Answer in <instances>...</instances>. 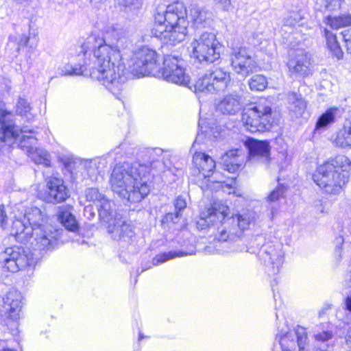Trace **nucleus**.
Segmentation results:
<instances>
[{"label":"nucleus","instance_id":"f257e3e1","mask_svg":"<svg viewBox=\"0 0 351 351\" xmlns=\"http://www.w3.org/2000/svg\"><path fill=\"white\" fill-rule=\"evenodd\" d=\"M124 38L118 37L115 30L108 32L104 38L96 34L88 36L82 45L84 52L93 51L95 60L88 69L84 65L66 64L63 75H85L100 82L115 96H118L126 81L121 51Z\"/></svg>","mask_w":351,"mask_h":351},{"label":"nucleus","instance_id":"f03ea898","mask_svg":"<svg viewBox=\"0 0 351 351\" xmlns=\"http://www.w3.org/2000/svg\"><path fill=\"white\" fill-rule=\"evenodd\" d=\"M230 208L222 204H214L206 211L201 213V219L208 226H217V238L224 248L223 252H246L247 247L241 243L240 238L245 230H247L253 221L250 213L232 215L229 217Z\"/></svg>","mask_w":351,"mask_h":351},{"label":"nucleus","instance_id":"7ed1b4c3","mask_svg":"<svg viewBox=\"0 0 351 351\" xmlns=\"http://www.w3.org/2000/svg\"><path fill=\"white\" fill-rule=\"evenodd\" d=\"M149 167L138 162L117 165L110 178V188L119 197L139 202L149 193Z\"/></svg>","mask_w":351,"mask_h":351},{"label":"nucleus","instance_id":"20e7f679","mask_svg":"<svg viewBox=\"0 0 351 351\" xmlns=\"http://www.w3.org/2000/svg\"><path fill=\"white\" fill-rule=\"evenodd\" d=\"M154 36L166 44L175 45L183 41L187 34L189 22L183 3L175 2L158 7L154 14Z\"/></svg>","mask_w":351,"mask_h":351},{"label":"nucleus","instance_id":"39448f33","mask_svg":"<svg viewBox=\"0 0 351 351\" xmlns=\"http://www.w3.org/2000/svg\"><path fill=\"white\" fill-rule=\"evenodd\" d=\"M351 174V161L339 155L317 167L313 181L326 193L339 195L345 189Z\"/></svg>","mask_w":351,"mask_h":351},{"label":"nucleus","instance_id":"423d86ee","mask_svg":"<svg viewBox=\"0 0 351 351\" xmlns=\"http://www.w3.org/2000/svg\"><path fill=\"white\" fill-rule=\"evenodd\" d=\"M46 214L37 207H32L25 213L23 218L13 221L11 234L19 242L26 243L30 239V234L35 229L47 226Z\"/></svg>","mask_w":351,"mask_h":351},{"label":"nucleus","instance_id":"0eeeda50","mask_svg":"<svg viewBox=\"0 0 351 351\" xmlns=\"http://www.w3.org/2000/svg\"><path fill=\"white\" fill-rule=\"evenodd\" d=\"M191 56L199 63H213L220 57L221 45L215 34L204 32L191 43Z\"/></svg>","mask_w":351,"mask_h":351},{"label":"nucleus","instance_id":"6e6552de","mask_svg":"<svg viewBox=\"0 0 351 351\" xmlns=\"http://www.w3.org/2000/svg\"><path fill=\"white\" fill-rule=\"evenodd\" d=\"M241 119L246 129L251 132L269 130L274 123L271 107L261 103L245 109Z\"/></svg>","mask_w":351,"mask_h":351},{"label":"nucleus","instance_id":"1a4fd4ad","mask_svg":"<svg viewBox=\"0 0 351 351\" xmlns=\"http://www.w3.org/2000/svg\"><path fill=\"white\" fill-rule=\"evenodd\" d=\"M33 253L29 249L14 246L0 253V264L11 272H16L34 264Z\"/></svg>","mask_w":351,"mask_h":351},{"label":"nucleus","instance_id":"9d476101","mask_svg":"<svg viewBox=\"0 0 351 351\" xmlns=\"http://www.w3.org/2000/svg\"><path fill=\"white\" fill-rule=\"evenodd\" d=\"M182 60L178 57L167 55L164 57L163 67L158 69L156 74L168 82L181 86H187L190 77L182 66Z\"/></svg>","mask_w":351,"mask_h":351},{"label":"nucleus","instance_id":"9b49d317","mask_svg":"<svg viewBox=\"0 0 351 351\" xmlns=\"http://www.w3.org/2000/svg\"><path fill=\"white\" fill-rule=\"evenodd\" d=\"M132 71L137 75H156L158 72L157 53L155 50L143 47L134 53Z\"/></svg>","mask_w":351,"mask_h":351},{"label":"nucleus","instance_id":"f8f14e48","mask_svg":"<svg viewBox=\"0 0 351 351\" xmlns=\"http://www.w3.org/2000/svg\"><path fill=\"white\" fill-rule=\"evenodd\" d=\"M258 258L264 265L265 271L269 276L277 274L284 262V252L280 243L264 244L258 252Z\"/></svg>","mask_w":351,"mask_h":351},{"label":"nucleus","instance_id":"ddd939ff","mask_svg":"<svg viewBox=\"0 0 351 351\" xmlns=\"http://www.w3.org/2000/svg\"><path fill=\"white\" fill-rule=\"evenodd\" d=\"M40 199L47 203H62L69 197V190L61 178L50 176L46 178V191L38 193Z\"/></svg>","mask_w":351,"mask_h":351},{"label":"nucleus","instance_id":"4468645a","mask_svg":"<svg viewBox=\"0 0 351 351\" xmlns=\"http://www.w3.org/2000/svg\"><path fill=\"white\" fill-rule=\"evenodd\" d=\"M231 63L234 71L243 77L257 71V64L245 48L239 47L233 49L231 55Z\"/></svg>","mask_w":351,"mask_h":351},{"label":"nucleus","instance_id":"2eb2a0df","mask_svg":"<svg viewBox=\"0 0 351 351\" xmlns=\"http://www.w3.org/2000/svg\"><path fill=\"white\" fill-rule=\"evenodd\" d=\"M287 66L292 75L298 77H307L312 73L311 56L303 49H297L291 56L287 62Z\"/></svg>","mask_w":351,"mask_h":351},{"label":"nucleus","instance_id":"dca6fc26","mask_svg":"<svg viewBox=\"0 0 351 351\" xmlns=\"http://www.w3.org/2000/svg\"><path fill=\"white\" fill-rule=\"evenodd\" d=\"M31 245L34 250L47 251L57 243V232L49 226L35 229L30 235Z\"/></svg>","mask_w":351,"mask_h":351},{"label":"nucleus","instance_id":"f3484780","mask_svg":"<svg viewBox=\"0 0 351 351\" xmlns=\"http://www.w3.org/2000/svg\"><path fill=\"white\" fill-rule=\"evenodd\" d=\"M193 173L199 179L210 178L213 173L215 161L208 154L195 151L193 157Z\"/></svg>","mask_w":351,"mask_h":351},{"label":"nucleus","instance_id":"a211bd4d","mask_svg":"<svg viewBox=\"0 0 351 351\" xmlns=\"http://www.w3.org/2000/svg\"><path fill=\"white\" fill-rule=\"evenodd\" d=\"M22 300L23 296L19 291L15 289L10 290L3 298L1 315L12 320H16L21 311Z\"/></svg>","mask_w":351,"mask_h":351},{"label":"nucleus","instance_id":"6ab92c4d","mask_svg":"<svg viewBox=\"0 0 351 351\" xmlns=\"http://www.w3.org/2000/svg\"><path fill=\"white\" fill-rule=\"evenodd\" d=\"M248 149L250 160H260L267 165L270 161V146L267 141L248 138L245 142Z\"/></svg>","mask_w":351,"mask_h":351},{"label":"nucleus","instance_id":"aec40b11","mask_svg":"<svg viewBox=\"0 0 351 351\" xmlns=\"http://www.w3.org/2000/svg\"><path fill=\"white\" fill-rule=\"evenodd\" d=\"M107 230L111 237L118 241L129 243L134 235L131 226L123 220L121 217H115L107 225Z\"/></svg>","mask_w":351,"mask_h":351},{"label":"nucleus","instance_id":"412c9836","mask_svg":"<svg viewBox=\"0 0 351 351\" xmlns=\"http://www.w3.org/2000/svg\"><path fill=\"white\" fill-rule=\"evenodd\" d=\"M28 139L30 141L31 145H27L25 143V139L24 138V140L21 143V147L23 149H26L29 157L36 164L43 165L46 167H50L51 160L49 158L47 152L44 149H38L36 147L37 142L36 138L35 136H30L28 137Z\"/></svg>","mask_w":351,"mask_h":351},{"label":"nucleus","instance_id":"4be33fe9","mask_svg":"<svg viewBox=\"0 0 351 351\" xmlns=\"http://www.w3.org/2000/svg\"><path fill=\"white\" fill-rule=\"evenodd\" d=\"M242 108V96L236 93L226 95L218 104V109L224 114L234 115Z\"/></svg>","mask_w":351,"mask_h":351},{"label":"nucleus","instance_id":"5701e85b","mask_svg":"<svg viewBox=\"0 0 351 351\" xmlns=\"http://www.w3.org/2000/svg\"><path fill=\"white\" fill-rule=\"evenodd\" d=\"M244 156L241 149H234L226 152L221 157L224 169L235 173L242 166Z\"/></svg>","mask_w":351,"mask_h":351},{"label":"nucleus","instance_id":"b1692460","mask_svg":"<svg viewBox=\"0 0 351 351\" xmlns=\"http://www.w3.org/2000/svg\"><path fill=\"white\" fill-rule=\"evenodd\" d=\"M216 93L223 91L231 81L230 73L216 68L208 73Z\"/></svg>","mask_w":351,"mask_h":351},{"label":"nucleus","instance_id":"393cba45","mask_svg":"<svg viewBox=\"0 0 351 351\" xmlns=\"http://www.w3.org/2000/svg\"><path fill=\"white\" fill-rule=\"evenodd\" d=\"M12 114L6 110H0V132L19 136V130L14 125Z\"/></svg>","mask_w":351,"mask_h":351},{"label":"nucleus","instance_id":"a878e982","mask_svg":"<svg viewBox=\"0 0 351 351\" xmlns=\"http://www.w3.org/2000/svg\"><path fill=\"white\" fill-rule=\"evenodd\" d=\"M190 16L196 27H205L212 19L210 12L196 6L191 9Z\"/></svg>","mask_w":351,"mask_h":351},{"label":"nucleus","instance_id":"bb28decb","mask_svg":"<svg viewBox=\"0 0 351 351\" xmlns=\"http://www.w3.org/2000/svg\"><path fill=\"white\" fill-rule=\"evenodd\" d=\"M97 211L100 219L107 225L112 221L115 217H120L112 208L111 202L105 199L99 204H97Z\"/></svg>","mask_w":351,"mask_h":351},{"label":"nucleus","instance_id":"cd10ccee","mask_svg":"<svg viewBox=\"0 0 351 351\" xmlns=\"http://www.w3.org/2000/svg\"><path fill=\"white\" fill-rule=\"evenodd\" d=\"M335 143L341 147H351V118L346 120L343 128L337 132Z\"/></svg>","mask_w":351,"mask_h":351},{"label":"nucleus","instance_id":"c85d7f7f","mask_svg":"<svg viewBox=\"0 0 351 351\" xmlns=\"http://www.w3.org/2000/svg\"><path fill=\"white\" fill-rule=\"evenodd\" d=\"M339 112L337 107H331L326 110L325 112L317 119L315 125V130H326L330 125L336 121V116Z\"/></svg>","mask_w":351,"mask_h":351},{"label":"nucleus","instance_id":"c756f323","mask_svg":"<svg viewBox=\"0 0 351 351\" xmlns=\"http://www.w3.org/2000/svg\"><path fill=\"white\" fill-rule=\"evenodd\" d=\"M194 88L196 93L204 95L214 94L216 93L208 73H206L199 77L195 82Z\"/></svg>","mask_w":351,"mask_h":351},{"label":"nucleus","instance_id":"7c9ffc66","mask_svg":"<svg viewBox=\"0 0 351 351\" xmlns=\"http://www.w3.org/2000/svg\"><path fill=\"white\" fill-rule=\"evenodd\" d=\"M289 102L291 110L295 112L296 116H302L304 114L306 108V102L300 94L294 92L289 93Z\"/></svg>","mask_w":351,"mask_h":351},{"label":"nucleus","instance_id":"2f4dec72","mask_svg":"<svg viewBox=\"0 0 351 351\" xmlns=\"http://www.w3.org/2000/svg\"><path fill=\"white\" fill-rule=\"evenodd\" d=\"M199 132L192 145V149H195L196 145L205 143L207 139L212 138V128L206 125V121L200 119L198 123Z\"/></svg>","mask_w":351,"mask_h":351},{"label":"nucleus","instance_id":"473e14b6","mask_svg":"<svg viewBox=\"0 0 351 351\" xmlns=\"http://www.w3.org/2000/svg\"><path fill=\"white\" fill-rule=\"evenodd\" d=\"M58 219L69 230L75 232L77 230V223L75 217L67 210H60L58 214Z\"/></svg>","mask_w":351,"mask_h":351},{"label":"nucleus","instance_id":"72a5a7b5","mask_svg":"<svg viewBox=\"0 0 351 351\" xmlns=\"http://www.w3.org/2000/svg\"><path fill=\"white\" fill-rule=\"evenodd\" d=\"M325 37L326 43L330 51L338 58L343 57V51L337 40L336 35L332 32L325 29Z\"/></svg>","mask_w":351,"mask_h":351},{"label":"nucleus","instance_id":"f704fd0d","mask_svg":"<svg viewBox=\"0 0 351 351\" xmlns=\"http://www.w3.org/2000/svg\"><path fill=\"white\" fill-rule=\"evenodd\" d=\"M192 254V252H188L184 251H171L165 252L163 254H158L156 257H154L152 260V263L154 265H158L176 257H180Z\"/></svg>","mask_w":351,"mask_h":351},{"label":"nucleus","instance_id":"c9c22d12","mask_svg":"<svg viewBox=\"0 0 351 351\" xmlns=\"http://www.w3.org/2000/svg\"><path fill=\"white\" fill-rule=\"evenodd\" d=\"M285 190L286 189L283 186H279L276 189L272 191L269 195L267 197V202L269 204H274L269 206L272 217L274 216L275 213L278 209V206L276 204V202L282 197Z\"/></svg>","mask_w":351,"mask_h":351},{"label":"nucleus","instance_id":"e433bc0d","mask_svg":"<svg viewBox=\"0 0 351 351\" xmlns=\"http://www.w3.org/2000/svg\"><path fill=\"white\" fill-rule=\"evenodd\" d=\"M18 136L0 132V156L10 153L11 145Z\"/></svg>","mask_w":351,"mask_h":351},{"label":"nucleus","instance_id":"4c0bfd02","mask_svg":"<svg viewBox=\"0 0 351 351\" xmlns=\"http://www.w3.org/2000/svg\"><path fill=\"white\" fill-rule=\"evenodd\" d=\"M151 155H156L159 156V158L157 160H154L153 158V160L150 162V168L152 169H157L159 171H164L167 167H168V165L163 161L165 159V156L162 157V155L163 154V151L160 148H156L154 149L151 150L150 152Z\"/></svg>","mask_w":351,"mask_h":351},{"label":"nucleus","instance_id":"58836bf2","mask_svg":"<svg viewBox=\"0 0 351 351\" xmlns=\"http://www.w3.org/2000/svg\"><path fill=\"white\" fill-rule=\"evenodd\" d=\"M345 0H316L317 9L322 10L323 9L328 11H335L341 8L342 3Z\"/></svg>","mask_w":351,"mask_h":351},{"label":"nucleus","instance_id":"ea45409f","mask_svg":"<svg viewBox=\"0 0 351 351\" xmlns=\"http://www.w3.org/2000/svg\"><path fill=\"white\" fill-rule=\"evenodd\" d=\"M267 81L262 75H254L249 81V86L252 90L261 91L265 89Z\"/></svg>","mask_w":351,"mask_h":351},{"label":"nucleus","instance_id":"a19ab883","mask_svg":"<svg viewBox=\"0 0 351 351\" xmlns=\"http://www.w3.org/2000/svg\"><path fill=\"white\" fill-rule=\"evenodd\" d=\"M330 25L334 29H339L351 25V15H342L328 19Z\"/></svg>","mask_w":351,"mask_h":351},{"label":"nucleus","instance_id":"79ce46f5","mask_svg":"<svg viewBox=\"0 0 351 351\" xmlns=\"http://www.w3.org/2000/svg\"><path fill=\"white\" fill-rule=\"evenodd\" d=\"M303 18L298 12H292L283 20V26L285 27L294 28L302 25L301 21Z\"/></svg>","mask_w":351,"mask_h":351},{"label":"nucleus","instance_id":"37998d69","mask_svg":"<svg viewBox=\"0 0 351 351\" xmlns=\"http://www.w3.org/2000/svg\"><path fill=\"white\" fill-rule=\"evenodd\" d=\"M86 197L88 202H93L96 206L106 199V196L100 193L98 189L95 188L87 189L86 191Z\"/></svg>","mask_w":351,"mask_h":351},{"label":"nucleus","instance_id":"c03bdc74","mask_svg":"<svg viewBox=\"0 0 351 351\" xmlns=\"http://www.w3.org/2000/svg\"><path fill=\"white\" fill-rule=\"evenodd\" d=\"M182 217V213H168L162 219V225L170 228L172 225L178 223Z\"/></svg>","mask_w":351,"mask_h":351},{"label":"nucleus","instance_id":"a18cd8bd","mask_svg":"<svg viewBox=\"0 0 351 351\" xmlns=\"http://www.w3.org/2000/svg\"><path fill=\"white\" fill-rule=\"evenodd\" d=\"M85 167L90 178L97 180V176L100 172L99 170V161L97 160H93L89 162H86Z\"/></svg>","mask_w":351,"mask_h":351},{"label":"nucleus","instance_id":"49530a36","mask_svg":"<svg viewBox=\"0 0 351 351\" xmlns=\"http://www.w3.org/2000/svg\"><path fill=\"white\" fill-rule=\"evenodd\" d=\"M32 108L25 99L19 97L16 106V112L20 116L27 117Z\"/></svg>","mask_w":351,"mask_h":351},{"label":"nucleus","instance_id":"de8ad7c7","mask_svg":"<svg viewBox=\"0 0 351 351\" xmlns=\"http://www.w3.org/2000/svg\"><path fill=\"white\" fill-rule=\"evenodd\" d=\"M114 3L121 9L127 10L137 5L138 0H114Z\"/></svg>","mask_w":351,"mask_h":351},{"label":"nucleus","instance_id":"09e8293b","mask_svg":"<svg viewBox=\"0 0 351 351\" xmlns=\"http://www.w3.org/2000/svg\"><path fill=\"white\" fill-rule=\"evenodd\" d=\"M332 336L331 330H317V332L314 334L315 340L318 341H326L330 339Z\"/></svg>","mask_w":351,"mask_h":351},{"label":"nucleus","instance_id":"8fccbe9b","mask_svg":"<svg viewBox=\"0 0 351 351\" xmlns=\"http://www.w3.org/2000/svg\"><path fill=\"white\" fill-rule=\"evenodd\" d=\"M175 212L182 213L186 207V199L182 196H178L174 201Z\"/></svg>","mask_w":351,"mask_h":351},{"label":"nucleus","instance_id":"3c124183","mask_svg":"<svg viewBox=\"0 0 351 351\" xmlns=\"http://www.w3.org/2000/svg\"><path fill=\"white\" fill-rule=\"evenodd\" d=\"M19 133L22 134L21 138L20 139L19 146L21 147V143L22 141L24 140V138L25 139V143L27 145H30V141L28 139V137L32 136V135H27V133L29 134H33L34 131L32 130H29L27 128V127H23L20 129Z\"/></svg>","mask_w":351,"mask_h":351},{"label":"nucleus","instance_id":"603ef678","mask_svg":"<svg viewBox=\"0 0 351 351\" xmlns=\"http://www.w3.org/2000/svg\"><path fill=\"white\" fill-rule=\"evenodd\" d=\"M298 338V345L299 348H304L307 339L306 333L305 330H295Z\"/></svg>","mask_w":351,"mask_h":351},{"label":"nucleus","instance_id":"864d4df0","mask_svg":"<svg viewBox=\"0 0 351 351\" xmlns=\"http://www.w3.org/2000/svg\"><path fill=\"white\" fill-rule=\"evenodd\" d=\"M8 225V216L6 215L5 206L3 205L0 206V227L5 228Z\"/></svg>","mask_w":351,"mask_h":351},{"label":"nucleus","instance_id":"5fc2aeb1","mask_svg":"<svg viewBox=\"0 0 351 351\" xmlns=\"http://www.w3.org/2000/svg\"><path fill=\"white\" fill-rule=\"evenodd\" d=\"M216 4L219 5L225 12H229L232 10V5L230 0H215Z\"/></svg>","mask_w":351,"mask_h":351},{"label":"nucleus","instance_id":"6e6d98bb","mask_svg":"<svg viewBox=\"0 0 351 351\" xmlns=\"http://www.w3.org/2000/svg\"><path fill=\"white\" fill-rule=\"evenodd\" d=\"M342 36L346 43L348 51L351 54V29H348L341 32Z\"/></svg>","mask_w":351,"mask_h":351},{"label":"nucleus","instance_id":"4d7b16f0","mask_svg":"<svg viewBox=\"0 0 351 351\" xmlns=\"http://www.w3.org/2000/svg\"><path fill=\"white\" fill-rule=\"evenodd\" d=\"M346 308L349 311H351V295L350 296H348L346 300Z\"/></svg>","mask_w":351,"mask_h":351},{"label":"nucleus","instance_id":"13d9d810","mask_svg":"<svg viewBox=\"0 0 351 351\" xmlns=\"http://www.w3.org/2000/svg\"><path fill=\"white\" fill-rule=\"evenodd\" d=\"M84 213H90V215L91 217H93L95 213L92 212V207L90 206H86L84 208Z\"/></svg>","mask_w":351,"mask_h":351},{"label":"nucleus","instance_id":"bf43d9fd","mask_svg":"<svg viewBox=\"0 0 351 351\" xmlns=\"http://www.w3.org/2000/svg\"><path fill=\"white\" fill-rule=\"evenodd\" d=\"M343 243V239L341 237H337L335 239V243L336 245H342Z\"/></svg>","mask_w":351,"mask_h":351},{"label":"nucleus","instance_id":"052dcab7","mask_svg":"<svg viewBox=\"0 0 351 351\" xmlns=\"http://www.w3.org/2000/svg\"><path fill=\"white\" fill-rule=\"evenodd\" d=\"M149 337V336L147 335H145L143 333H142L141 332H138V341H141V340H143L144 338H147Z\"/></svg>","mask_w":351,"mask_h":351},{"label":"nucleus","instance_id":"680f3d73","mask_svg":"<svg viewBox=\"0 0 351 351\" xmlns=\"http://www.w3.org/2000/svg\"><path fill=\"white\" fill-rule=\"evenodd\" d=\"M128 146V144L127 143H123L120 145V147L123 149V148H126Z\"/></svg>","mask_w":351,"mask_h":351},{"label":"nucleus","instance_id":"e2e57ef3","mask_svg":"<svg viewBox=\"0 0 351 351\" xmlns=\"http://www.w3.org/2000/svg\"><path fill=\"white\" fill-rule=\"evenodd\" d=\"M320 211H321V213L324 212V207H323L322 202H320Z\"/></svg>","mask_w":351,"mask_h":351},{"label":"nucleus","instance_id":"0e129e2a","mask_svg":"<svg viewBox=\"0 0 351 351\" xmlns=\"http://www.w3.org/2000/svg\"><path fill=\"white\" fill-rule=\"evenodd\" d=\"M315 351H327V350L320 348H317Z\"/></svg>","mask_w":351,"mask_h":351},{"label":"nucleus","instance_id":"69168bd1","mask_svg":"<svg viewBox=\"0 0 351 351\" xmlns=\"http://www.w3.org/2000/svg\"><path fill=\"white\" fill-rule=\"evenodd\" d=\"M3 351H14V350L10 349V348H5V349H3Z\"/></svg>","mask_w":351,"mask_h":351},{"label":"nucleus","instance_id":"338daca9","mask_svg":"<svg viewBox=\"0 0 351 351\" xmlns=\"http://www.w3.org/2000/svg\"><path fill=\"white\" fill-rule=\"evenodd\" d=\"M28 40H29V38H26L25 39V40H24V44H25V45H27V44Z\"/></svg>","mask_w":351,"mask_h":351},{"label":"nucleus","instance_id":"774afa93","mask_svg":"<svg viewBox=\"0 0 351 351\" xmlns=\"http://www.w3.org/2000/svg\"><path fill=\"white\" fill-rule=\"evenodd\" d=\"M339 251H340V247L339 246H337L336 248V253H339Z\"/></svg>","mask_w":351,"mask_h":351}]
</instances>
